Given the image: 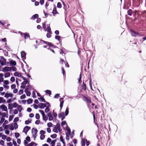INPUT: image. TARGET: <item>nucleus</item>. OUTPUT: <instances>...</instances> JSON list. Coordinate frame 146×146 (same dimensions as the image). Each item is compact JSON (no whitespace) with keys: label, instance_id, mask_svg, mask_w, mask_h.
Returning <instances> with one entry per match:
<instances>
[{"label":"nucleus","instance_id":"f257e3e1","mask_svg":"<svg viewBox=\"0 0 146 146\" xmlns=\"http://www.w3.org/2000/svg\"><path fill=\"white\" fill-rule=\"evenodd\" d=\"M6 60L3 56L0 57V64L1 66L6 65Z\"/></svg>","mask_w":146,"mask_h":146},{"label":"nucleus","instance_id":"f03ea898","mask_svg":"<svg viewBox=\"0 0 146 146\" xmlns=\"http://www.w3.org/2000/svg\"><path fill=\"white\" fill-rule=\"evenodd\" d=\"M2 71L4 72H11V67L6 66L2 69Z\"/></svg>","mask_w":146,"mask_h":146},{"label":"nucleus","instance_id":"7ed1b4c3","mask_svg":"<svg viewBox=\"0 0 146 146\" xmlns=\"http://www.w3.org/2000/svg\"><path fill=\"white\" fill-rule=\"evenodd\" d=\"M37 132V130L36 129L33 128L32 130V132L33 136L35 138L36 137V134Z\"/></svg>","mask_w":146,"mask_h":146},{"label":"nucleus","instance_id":"20e7f679","mask_svg":"<svg viewBox=\"0 0 146 146\" xmlns=\"http://www.w3.org/2000/svg\"><path fill=\"white\" fill-rule=\"evenodd\" d=\"M1 109L2 110V111L5 112L7 111V108L6 106L4 104H2L0 106Z\"/></svg>","mask_w":146,"mask_h":146},{"label":"nucleus","instance_id":"39448f33","mask_svg":"<svg viewBox=\"0 0 146 146\" xmlns=\"http://www.w3.org/2000/svg\"><path fill=\"white\" fill-rule=\"evenodd\" d=\"M47 115L48 117V120L50 121L52 120L53 119V116H52V113L51 112L48 113Z\"/></svg>","mask_w":146,"mask_h":146},{"label":"nucleus","instance_id":"423d86ee","mask_svg":"<svg viewBox=\"0 0 146 146\" xmlns=\"http://www.w3.org/2000/svg\"><path fill=\"white\" fill-rule=\"evenodd\" d=\"M47 104L42 103H40L38 105V108L41 109H44L45 107H46Z\"/></svg>","mask_w":146,"mask_h":146},{"label":"nucleus","instance_id":"0eeeda50","mask_svg":"<svg viewBox=\"0 0 146 146\" xmlns=\"http://www.w3.org/2000/svg\"><path fill=\"white\" fill-rule=\"evenodd\" d=\"M13 96V94L11 93H7L5 95L4 97L8 98L9 97H12Z\"/></svg>","mask_w":146,"mask_h":146},{"label":"nucleus","instance_id":"6e6552de","mask_svg":"<svg viewBox=\"0 0 146 146\" xmlns=\"http://www.w3.org/2000/svg\"><path fill=\"white\" fill-rule=\"evenodd\" d=\"M0 115H1L2 118H4L5 117H8V113L7 112L6 113L0 112Z\"/></svg>","mask_w":146,"mask_h":146},{"label":"nucleus","instance_id":"1a4fd4ad","mask_svg":"<svg viewBox=\"0 0 146 146\" xmlns=\"http://www.w3.org/2000/svg\"><path fill=\"white\" fill-rule=\"evenodd\" d=\"M28 83L27 81H24L22 83L21 86V88H24Z\"/></svg>","mask_w":146,"mask_h":146},{"label":"nucleus","instance_id":"9d476101","mask_svg":"<svg viewBox=\"0 0 146 146\" xmlns=\"http://www.w3.org/2000/svg\"><path fill=\"white\" fill-rule=\"evenodd\" d=\"M42 42H44L45 44H46L49 47L50 46H52V45L51 44V43L50 42H47L46 41H44V40H42L40 41V42L41 43H42Z\"/></svg>","mask_w":146,"mask_h":146},{"label":"nucleus","instance_id":"9b49d317","mask_svg":"<svg viewBox=\"0 0 146 146\" xmlns=\"http://www.w3.org/2000/svg\"><path fill=\"white\" fill-rule=\"evenodd\" d=\"M46 104H47V106L45 110V113H47L50 110L49 108L50 106V105L49 103L48 102H46Z\"/></svg>","mask_w":146,"mask_h":146},{"label":"nucleus","instance_id":"f8f14e48","mask_svg":"<svg viewBox=\"0 0 146 146\" xmlns=\"http://www.w3.org/2000/svg\"><path fill=\"white\" fill-rule=\"evenodd\" d=\"M30 127L28 126H27L24 127L23 129V131L25 133L27 134V132L30 129Z\"/></svg>","mask_w":146,"mask_h":146},{"label":"nucleus","instance_id":"ddd939ff","mask_svg":"<svg viewBox=\"0 0 146 146\" xmlns=\"http://www.w3.org/2000/svg\"><path fill=\"white\" fill-rule=\"evenodd\" d=\"M14 75L15 76H17L19 77H21V74L20 72H15L14 73Z\"/></svg>","mask_w":146,"mask_h":146},{"label":"nucleus","instance_id":"4468645a","mask_svg":"<svg viewBox=\"0 0 146 146\" xmlns=\"http://www.w3.org/2000/svg\"><path fill=\"white\" fill-rule=\"evenodd\" d=\"M131 34L133 36H136L137 35H138V33L137 32H135L131 30Z\"/></svg>","mask_w":146,"mask_h":146},{"label":"nucleus","instance_id":"2eb2a0df","mask_svg":"<svg viewBox=\"0 0 146 146\" xmlns=\"http://www.w3.org/2000/svg\"><path fill=\"white\" fill-rule=\"evenodd\" d=\"M10 63L11 65L15 66L16 64V62L12 60H11L10 61Z\"/></svg>","mask_w":146,"mask_h":146},{"label":"nucleus","instance_id":"dca6fc26","mask_svg":"<svg viewBox=\"0 0 146 146\" xmlns=\"http://www.w3.org/2000/svg\"><path fill=\"white\" fill-rule=\"evenodd\" d=\"M11 76L10 73L9 72H5L4 74L5 78H7L10 77Z\"/></svg>","mask_w":146,"mask_h":146},{"label":"nucleus","instance_id":"f3484780","mask_svg":"<svg viewBox=\"0 0 146 146\" xmlns=\"http://www.w3.org/2000/svg\"><path fill=\"white\" fill-rule=\"evenodd\" d=\"M2 126L3 127L4 129H5L6 130H7V129H8L9 127V125H6L3 124Z\"/></svg>","mask_w":146,"mask_h":146},{"label":"nucleus","instance_id":"a211bd4d","mask_svg":"<svg viewBox=\"0 0 146 146\" xmlns=\"http://www.w3.org/2000/svg\"><path fill=\"white\" fill-rule=\"evenodd\" d=\"M5 102V100L3 97H0V104L4 103Z\"/></svg>","mask_w":146,"mask_h":146},{"label":"nucleus","instance_id":"6ab92c4d","mask_svg":"<svg viewBox=\"0 0 146 146\" xmlns=\"http://www.w3.org/2000/svg\"><path fill=\"white\" fill-rule=\"evenodd\" d=\"M21 54L22 58H25V57L26 53L24 51H21Z\"/></svg>","mask_w":146,"mask_h":146},{"label":"nucleus","instance_id":"aec40b11","mask_svg":"<svg viewBox=\"0 0 146 146\" xmlns=\"http://www.w3.org/2000/svg\"><path fill=\"white\" fill-rule=\"evenodd\" d=\"M17 109L18 111H19V112H21L23 108L21 106L19 105L17 107Z\"/></svg>","mask_w":146,"mask_h":146},{"label":"nucleus","instance_id":"412c9836","mask_svg":"<svg viewBox=\"0 0 146 146\" xmlns=\"http://www.w3.org/2000/svg\"><path fill=\"white\" fill-rule=\"evenodd\" d=\"M56 141V139L52 140L50 144L51 145V146H55V142Z\"/></svg>","mask_w":146,"mask_h":146},{"label":"nucleus","instance_id":"4be33fe9","mask_svg":"<svg viewBox=\"0 0 146 146\" xmlns=\"http://www.w3.org/2000/svg\"><path fill=\"white\" fill-rule=\"evenodd\" d=\"M24 34L25 39H27L30 37V35L28 33H25Z\"/></svg>","mask_w":146,"mask_h":146},{"label":"nucleus","instance_id":"5701e85b","mask_svg":"<svg viewBox=\"0 0 146 146\" xmlns=\"http://www.w3.org/2000/svg\"><path fill=\"white\" fill-rule=\"evenodd\" d=\"M52 13L53 14H56L58 13V12L56 11V7H54L52 11Z\"/></svg>","mask_w":146,"mask_h":146},{"label":"nucleus","instance_id":"b1692460","mask_svg":"<svg viewBox=\"0 0 146 146\" xmlns=\"http://www.w3.org/2000/svg\"><path fill=\"white\" fill-rule=\"evenodd\" d=\"M66 129L67 131V132H68V133L67 134H68L69 135H70L71 133L70 129V128H68V126H67L66 128Z\"/></svg>","mask_w":146,"mask_h":146},{"label":"nucleus","instance_id":"393cba45","mask_svg":"<svg viewBox=\"0 0 146 146\" xmlns=\"http://www.w3.org/2000/svg\"><path fill=\"white\" fill-rule=\"evenodd\" d=\"M38 17V15L37 14H35V15H33L32 17L31 18L32 19H35L37 18Z\"/></svg>","mask_w":146,"mask_h":146},{"label":"nucleus","instance_id":"a878e982","mask_svg":"<svg viewBox=\"0 0 146 146\" xmlns=\"http://www.w3.org/2000/svg\"><path fill=\"white\" fill-rule=\"evenodd\" d=\"M82 89L84 90H85L86 89V84L83 82V85L82 86Z\"/></svg>","mask_w":146,"mask_h":146},{"label":"nucleus","instance_id":"bb28decb","mask_svg":"<svg viewBox=\"0 0 146 146\" xmlns=\"http://www.w3.org/2000/svg\"><path fill=\"white\" fill-rule=\"evenodd\" d=\"M55 127H56L59 131H60V125L59 123H57L56 124V125L55 126Z\"/></svg>","mask_w":146,"mask_h":146},{"label":"nucleus","instance_id":"cd10ccee","mask_svg":"<svg viewBox=\"0 0 146 146\" xmlns=\"http://www.w3.org/2000/svg\"><path fill=\"white\" fill-rule=\"evenodd\" d=\"M42 119L43 120L45 121H47L48 119V118L45 115H43L42 116Z\"/></svg>","mask_w":146,"mask_h":146},{"label":"nucleus","instance_id":"c85d7f7f","mask_svg":"<svg viewBox=\"0 0 146 146\" xmlns=\"http://www.w3.org/2000/svg\"><path fill=\"white\" fill-rule=\"evenodd\" d=\"M133 11L131 9H129L127 12L128 14L130 16H131V15Z\"/></svg>","mask_w":146,"mask_h":146},{"label":"nucleus","instance_id":"c756f323","mask_svg":"<svg viewBox=\"0 0 146 146\" xmlns=\"http://www.w3.org/2000/svg\"><path fill=\"white\" fill-rule=\"evenodd\" d=\"M38 99L39 100L40 102H45L44 99L42 97H40L38 98Z\"/></svg>","mask_w":146,"mask_h":146},{"label":"nucleus","instance_id":"7c9ffc66","mask_svg":"<svg viewBox=\"0 0 146 146\" xmlns=\"http://www.w3.org/2000/svg\"><path fill=\"white\" fill-rule=\"evenodd\" d=\"M9 126H10V129L11 130H13L14 129V126L13 125V124L12 123L11 124L9 125Z\"/></svg>","mask_w":146,"mask_h":146},{"label":"nucleus","instance_id":"2f4dec72","mask_svg":"<svg viewBox=\"0 0 146 146\" xmlns=\"http://www.w3.org/2000/svg\"><path fill=\"white\" fill-rule=\"evenodd\" d=\"M3 84L8 85L9 84V82L8 80H5L4 81Z\"/></svg>","mask_w":146,"mask_h":146},{"label":"nucleus","instance_id":"473e14b6","mask_svg":"<svg viewBox=\"0 0 146 146\" xmlns=\"http://www.w3.org/2000/svg\"><path fill=\"white\" fill-rule=\"evenodd\" d=\"M57 6L58 8H60L62 7V5L60 2H58L57 3Z\"/></svg>","mask_w":146,"mask_h":146},{"label":"nucleus","instance_id":"72a5a7b5","mask_svg":"<svg viewBox=\"0 0 146 146\" xmlns=\"http://www.w3.org/2000/svg\"><path fill=\"white\" fill-rule=\"evenodd\" d=\"M11 71L12 70L13 71H16L17 70L16 67L15 66L11 67Z\"/></svg>","mask_w":146,"mask_h":146},{"label":"nucleus","instance_id":"f704fd0d","mask_svg":"<svg viewBox=\"0 0 146 146\" xmlns=\"http://www.w3.org/2000/svg\"><path fill=\"white\" fill-rule=\"evenodd\" d=\"M13 106V108H16L17 107L18 104H17L16 102H14L13 104H12Z\"/></svg>","mask_w":146,"mask_h":146},{"label":"nucleus","instance_id":"c9c22d12","mask_svg":"<svg viewBox=\"0 0 146 146\" xmlns=\"http://www.w3.org/2000/svg\"><path fill=\"white\" fill-rule=\"evenodd\" d=\"M46 93L48 94L50 96L51 95V91L49 90H47L45 91Z\"/></svg>","mask_w":146,"mask_h":146},{"label":"nucleus","instance_id":"e433bc0d","mask_svg":"<svg viewBox=\"0 0 146 146\" xmlns=\"http://www.w3.org/2000/svg\"><path fill=\"white\" fill-rule=\"evenodd\" d=\"M47 31V32L48 33H50L51 32V29L50 27L49 26H48L47 27V29L46 30V31Z\"/></svg>","mask_w":146,"mask_h":146},{"label":"nucleus","instance_id":"4c0bfd02","mask_svg":"<svg viewBox=\"0 0 146 146\" xmlns=\"http://www.w3.org/2000/svg\"><path fill=\"white\" fill-rule=\"evenodd\" d=\"M3 87L6 89L8 90L9 88V86L7 85H3Z\"/></svg>","mask_w":146,"mask_h":146},{"label":"nucleus","instance_id":"58836bf2","mask_svg":"<svg viewBox=\"0 0 146 146\" xmlns=\"http://www.w3.org/2000/svg\"><path fill=\"white\" fill-rule=\"evenodd\" d=\"M8 108L9 109H12L13 108L12 104H9L8 105Z\"/></svg>","mask_w":146,"mask_h":146},{"label":"nucleus","instance_id":"ea45409f","mask_svg":"<svg viewBox=\"0 0 146 146\" xmlns=\"http://www.w3.org/2000/svg\"><path fill=\"white\" fill-rule=\"evenodd\" d=\"M42 27L44 29V31H46V23H42Z\"/></svg>","mask_w":146,"mask_h":146},{"label":"nucleus","instance_id":"a19ab883","mask_svg":"<svg viewBox=\"0 0 146 146\" xmlns=\"http://www.w3.org/2000/svg\"><path fill=\"white\" fill-rule=\"evenodd\" d=\"M10 80L12 82H14L15 81V79L14 77H11L10 78Z\"/></svg>","mask_w":146,"mask_h":146},{"label":"nucleus","instance_id":"79ce46f5","mask_svg":"<svg viewBox=\"0 0 146 146\" xmlns=\"http://www.w3.org/2000/svg\"><path fill=\"white\" fill-rule=\"evenodd\" d=\"M58 130L57 129L56 127H54L53 129V131L55 133H57L58 132Z\"/></svg>","mask_w":146,"mask_h":146},{"label":"nucleus","instance_id":"37998d69","mask_svg":"<svg viewBox=\"0 0 146 146\" xmlns=\"http://www.w3.org/2000/svg\"><path fill=\"white\" fill-rule=\"evenodd\" d=\"M1 137L2 139L3 140L5 139L7 137V136L5 135H2L1 133Z\"/></svg>","mask_w":146,"mask_h":146},{"label":"nucleus","instance_id":"c03bdc74","mask_svg":"<svg viewBox=\"0 0 146 146\" xmlns=\"http://www.w3.org/2000/svg\"><path fill=\"white\" fill-rule=\"evenodd\" d=\"M16 87V85L14 84H12L11 86V88L12 89H14Z\"/></svg>","mask_w":146,"mask_h":146},{"label":"nucleus","instance_id":"a18cd8bd","mask_svg":"<svg viewBox=\"0 0 146 146\" xmlns=\"http://www.w3.org/2000/svg\"><path fill=\"white\" fill-rule=\"evenodd\" d=\"M61 125L62 127H64V126L66 125H67V124L66 121H64L62 122L61 123Z\"/></svg>","mask_w":146,"mask_h":146},{"label":"nucleus","instance_id":"49530a36","mask_svg":"<svg viewBox=\"0 0 146 146\" xmlns=\"http://www.w3.org/2000/svg\"><path fill=\"white\" fill-rule=\"evenodd\" d=\"M33 101V100L31 99H29L27 100V102L28 104H31Z\"/></svg>","mask_w":146,"mask_h":146},{"label":"nucleus","instance_id":"de8ad7c7","mask_svg":"<svg viewBox=\"0 0 146 146\" xmlns=\"http://www.w3.org/2000/svg\"><path fill=\"white\" fill-rule=\"evenodd\" d=\"M31 120L30 119V120H26L25 121V124H28L29 123H31Z\"/></svg>","mask_w":146,"mask_h":146},{"label":"nucleus","instance_id":"09e8293b","mask_svg":"<svg viewBox=\"0 0 146 146\" xmlns=\"http://www.w3.org/2000/svg\"><path fill=\"white\" fill-rule=\"evenodd\" d=\"M47 125L48 127L50 128L52 126V124L51 122H49L47 123Z\"/></svg>","mask_w":146,"mask_h":146},{"label":"nucleus","instance_id":"8fccbe9b","mask_svg":"<svg viewBox=\"0 0 146 146\" xmlns=\"http://www.w3.org/2000/svg\"><path fill=\"white\" fill-rule=\"evenodd\" d=\"M14 127L15 129H17L18 128V125L17 123H14L13 124Z\"/></svg>","mask_w":146,"mask_h":146},{"label":"nucleus","instance_id":"3c124183","mask_svg":"<svg viewBox=\"0 0 146 146\" xmlns=\"http://www.w3.org/2000/svg\"><path fill=\"white\" fill-rule=\"evenodd\" d=\"M68 113H69L68 108V107L66 108V109L65 111V115L66 116L67 115H68Z\"/></svg>","mask_w":146,"mask_h":146},{"label":"nucleus","instance_id":"603ef678","mask_svg":"<svg viewBox=\"0 0 146 146\" xmlns=\"http://www.w3.org/2000/svg\"><path fill=\"white\" fill-rule=\"evenodd\" d=\"M5 120V119L3 118H1L0 120V124H1L3 123Z\"/></svg>","mask_w":146,"mask_h":146},{"label":"nucleus","instance_id":"864d4df0","mask_svg":"<svg viewBox=\"0 0 146 146\" xmlns=\"http://www.w3.org/2000/svg\"><path fill=\"white\" fill-rule=\"evenodd\" d=\"M60 141H62L64 144H65V143L64 142L62 137L61 136L60 137Z\"/></svg>","mask_w":146,"mask_h":146},{"label":"nucleus","instance_id":"5fc2aeb1","mask_svg":"<svg viewBox=\"0 0 146 146\" xmlns=\"http://www.w3.org/2000/svg\"><path fill=\"white\" fill-rule=\"evenodd\" d=\"M63 103H64L63 101H61V102H60V109H62V108L63 107Z\"/></svg>","mask_w":146,"mask_h":146},{"label":"nucleus","instance_id":"6e6d98bb","mask_svg":"<svg viewBox=\"0 0 146 146\" xmlns=\"http://www.w3.org/2000/svg\"><path fill=\"white\" fill-rule=\"evenodd\" d=\"M35 144V143L32 142L29 144L25 146H33V145Z\"/></svg>","mask_w":146,"mask_h":146},{"label":"nucleus","instance_id":"4d7b16f0","mask_svg":"<svg viewBox=\"0 0 146 146\" xmlns=\"http://www.w3.org/2000/svg\"><path fill=\"white\" fill-rule=\"evenodd\" d=\"M51 32L50 33H48L46 34V36L47 38H49L51 37Z\"/></svg>","mask_w":146,"mask_h":146},{"label":"nucleus","instance_id":"13d9d810","mask_svg":"<svg viewBox=\"0 0 146 146\" xmlns=\"http://www.w3.org/2000/svg\"><path fill=\"white\" fill-rule=\"evenodd\" d=\"M45 136L44 135H40V139L41 140L45 138Z\"/></svg>","mask_w":146,"mask_h":146},{"label":"nucleus","instance_id":"bf43d9fd","mask_svg":"<svg viewBox=\"0 0 146 146\" xmlns=\"http://www.w3.org/2000/svg\"><path fill=\"white\" fill-rule=\"evenodd\" d=\"M23 90L21 89L19 92V95H21L23 93Z\"/></svg>","mask_w":146,"mask_h":146},{"label":"nucleus","instance_id":"052dcab7","mask_svg":"<svg viewBox=\"0 0 146 146\" xmlns=\"http://www.w3.org/2000/svg\"><path fill=\"white\" fill-rule=\"evenodd\" d=\"M55 38L56 39L58 40L59 41L60 40V37L59 36L56 35L55 36Z\"/></svg>","mask_w":146,"mask_h":146},{"label":"nucleus","instance_id":"680f3d73","mask_svg":"<svg viewBox=\"0 0 146 146\" xmlns=\"http://www.w3.org/2000/svg\"><path fill=\"white\" fill-rule=\"evenodd\" d=\"M39 111L41 114L42 116L45 115L43 111L40 110H39Z\"/></svg>","mask_w":146,"mask_h":146},{"label":"nucleus","instance_id":"e2e57ef3","mask_svg":"<svg viewBox=\"0 0 146 146\" xmlns=\"http://www.w3.org/2000/svg\"><path fill=\"white\" fill-rule=\"evenodd\" d=\"M36 91H34L32 93L33 97L34 98H35L36 97Z\"/></svg>","mask_w":146,"mask_h":146},{"label":"nucleus","instance_id":"0e129e2a","mask_svg":"<svg viewBox=\"0 0 146 146\" xmlns=\"http://www.w3.org/2000/svg\"><path fill=\"white\" fill-rule=\"evenodd\" d=\"M20 135L18 133H15V136L16 138H18Z\"/></svg>","mask_w":146,"mask_h":146},{"label":"nucleus","instance_id":"69168bd1","mask_svg":"<svg viewBox=\"0 0 146 146\" xmlns=\"http://www.w3.org/2000/svg\"><path fill=\"white\" fill-rule=\"evenodd\" d=\"M35 117L36 119H38L40 118V115H39L38 113H36V114Z\"/></svg>","mask_w":146,"mask_h":146},{"label":"nucleus","instance_id":"338daca9","mask_svg":"<svg viewBox=\"0 0 146 146\" xmlns=\"http://www.w3.org/2000/svg\"><path fill=\"white\" fill-rule=\"evenodd\" d=\"M56 135L55 134H54L53 135H51V136H50V137L53 138H55L56 137Z\"/></svg>","mask_w":146,"mask_h":146},{"label":"nucleus","instance_id":"774afa93","mask_svg":"<svg viewBox=\"0 0 146 146\" xmlns=\"http://www.w3.org/2000/svg\"><path fill=\"white\" fill-rule=\"evenodd\" d=\"M45 133V132L43 130H41L40 131V133L41 135H44Z\"/></svg>","mask_w":146,"mask_h":146}]
</instances>
